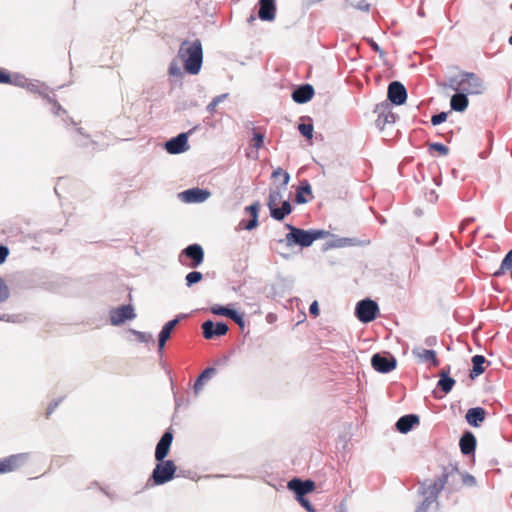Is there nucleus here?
<instances>
[{"mask_svg":"<svg viewBox=\"0 0 512 512\" xmlns=\"http://www.w3.org/2000/svg\"><path fill=\"white\" fill-rule=\"evenodd\" d=\"M292 211V207L289 201H283L281 207L272 208L270 211V215L273 219L277 221L283 220L287 215H289Z\"/></svg>","mask_w":512,"mask_h":512,"instance_id":"obj_26","label":"nucleus"},{"mask_svg":"<svg viewBox=\"0 0 512 512\" xmlns=\"http://www.w3.org/2000/svg\"><path fill=\"white\" fill-rule=\"evenodd\" d=\"M134 333L137 336V339L142 342H153L154 341L153 336L150 333L139 332V331H135Z\"/></svg>","mask_w":512,"mask_h":512,"instance_id":"obj_47","label":"nucleus"},{"mask_svg":"<svg viewBox=\"0 0 512 512\" xmlns=\"http://www.w3.org/2000/svg\"><path fill=\"white\" fill-rule=\"evenodd\" d=\"M169 74L171 76L178 77V78L182 77L183 72L177 62H175V61L171 62L170 66H169Z\"/></svg>","mask_w":512,"mask_h":512,"instance_id":"obj_39","label":"nucleus"},{"mask_svg":"<svg viewBox=\"0 0 512 512\" xmlns=\"http://www.w3.org/2000/svg\"><path fill=\"white\" fill-rule=\"evenodd\" d=\"M175 472L176 466L172 460H162L154 468L152 479L156 485H162L170 481Z\"/></svg>","mask_w":512,"mask_h":512,"instance_id":"obj_5","label":"nucleus"},{"mask_svg":"<svg viewBox=\"0 0 512 512\" xmlns=\"http://www.w3.org/2000/svg\"><path fill=\"white\" fill-rule=\"evenodd\" d=\"M512 269V249L506 254L502 260L500 268L494 273V276L499 277L505 273L506 270Z\"/></svg>","mask_w":512,"mask_h":512,"instance_id":"obj_32","label":"nucleus"},{"mask_svg":"<svg viewBox=\"0 0 512 512\" xmlns=\"http://www.w3.org/2000/svg\"><path fill=\"white\" fill-rule=\"evenodd\" d=\"M486 412L481 407L470 408L466 413V421L474 427H478L485 419Z\"/></svg>","mask_w":512,"mask_h":512,"instance_id":"obj_20","label":"nucleus"},{"mask_svg":"<svg viewBox=\"0 0 512 512\" xmlns=\"http://www.w3.org/2000/svg\"><path fill=\"white\" fill-rule=\"evenodd\" d=\"M486 362V359L482 355H475L472 357V364L473 368L470 371V378L475 379L479 375H481L484 372V363Z\"/></svg>","mask_w":512,"mask_h":512,"instance_id":"obj_28","label":"nucleus"},{"mask_svg":"<svg viewBox=\"0 0 512 512\" xmlns=\"http://www.w3.org/2000/svg\"><path fill=\"white\" fill-rule=\"evenodd\" d=\"M278 176L283 177V188L285 189L289 183L290 175L287 172H285L282 168L279 167L276 170H274L272 173L273 178H276Z\"/></svg>","mask_w":512,"mask_h":512,"instance_id":"obj_38","label":"nucleus"},{"mask_svg":"<svg viewBox=\"0 0 512 512\" xmlns=\"http://www.w3.org/2000/svg\"><path fill=\"white\" fill-rule=\"evenodd\" d=\"M299 132L306 137L307 139L311 140L313 137V125L310 123H301L298 126Z\"/></svg>","mask_w":512,"mask_h":512,"instance_id":"obj_37","label":"nucleus"},{"mask_svg":"<svg viewBox=\"0 0 512 512\" xmlns=\"http://www.w3.org/2000/svg\"><path fill=\"white\" fill-rule=\"evenodd\" d=\"M252 141H253V146L256 149H260L264 142V135L260 132H254Z\"/></svg>","mask_w":512,"mask_h":512,"instance_id":"obj_43","label":"nucleus"},{"mask_svg":"<svg viewBox=\"0 0 512 512\" xmlns=\"http://www.w3.org/2000/svg\"><path fill=\"white\" fill-rule=\"evenodd\" d=\"M377 311L378 305L376 302L365 299L357 303L355 313L361 322L369 323L375 319Z\"/></svg>","mask_w":512,"mask_h":512,"instance_id":"obj_6","label":"nucleus"},{"mask_svg":"<svg viewBox=\"0 0 512 512\" xmlns=\"http://www.w3.org/2000/svg\"><path fill=\"white\" fill-rule=\"evenodd\" d=\"M315 484L311 480L302 481L300 479H292L288 482V488L294 491L297 497H303L305 494L314 490Z\"/></svg>","mask_w":512,"mask_h":512,"instance_id":"obj_14","label":"nucleus"},{"mask_svg":"<svg viewBox=\"0 0 512 512\" xmlns=\"http://www.w3.org/2000/svg\"><path fill=\"white\" fill-rule=\"evenodd\" d=\"M356 8L361 11L368 12L370 10V4L363 0L356 6Z\"/></svg>","mask_w":512,"mask_h":512,"instance_id":"obj_55","label":"nucleus"},{"mask_svg":"<svg viewBox=\"0 0 512 512\" xmlns=\"http://www.w3.org/2000/svg\"><path fill=\"white\" fill-rule=\"evenodd\" d=\"M172 440L173 435L171 432L167 431L162 435L155 450V458L157 461H162L167 456Z\"/></svg>","mask_w":512,"mask_h":512,"instance_id":"obj_16","label":"nucleus"},{"mask_svg":"<svg viewBox=\"0 0 512 512\" xmlns=\"http://www.w3.org/2000/svg\"><path fill=\"white\" fill-rule=\"evenodd\" d=\"M57 405H58V402H54V403L50 404V406L48 407V410H47V414L48 415L51 414L54 411V409L57 407Z\"/></svg>","mask_w":512,"mask_h":512,"instance_id":"obj_57","label":"nucleus"},{"mask_svg":"<svg viewBox=\"0 0 512 512\" xmlns=\"http://www.w3.org/2000/svg\"><path fill=\"white\" fill-rule=\"evenodd\" d=\"M179 196L187 203H201L210 197V192L205 189L192 188L183 191Z\"/></svg>","mask_w":512,"mask_h":512,"instance_id":"obj_13","label":"nucleus"},{"mask_svg":"<svg viewBox=\"0 0 512 512\" xmlns=\"http://www.w3.org/2000/svg\"><path fill=\"white\" fill-rule=\"evenodd\" d=\"M468 477H469L468 482L474 481L473 476H468Z\"/></svg>","mask_w":512,"mask_h":512,"instance_id":"obj_60","label":"nucleus"},{"mask_svg":"<svg viewBox=\"0 0 512 512\" xmlns=\"http://www.w3.org/2000/svg\"><path fill=\"white\" fill-rule=\"evenodd\" d=\"M429 149L430 150H436L438 151L441 155H447L448 152H449V149L447 146H445L444 144H441V143H431L429 145Z\"/></svg>","mask_w":512,"mask_h":512,"instance_id":"obj_41","label":"nucleus"},{"mask_svg":"<svg viewBox=\"0 0 512 512\" xmlns=\"http://www.w3.org/2000/svg\"><path fill=\"white\" fill-rule=\"evenodd\" d=\"M292 211V207L289 201H283L281 207L272 208L270 211V215L273 219L277 221L283 220L287 215H289Z\"/></svg>","mask_w":512,"mask_h":512,"instance_id":"obj_25","label":"nucleus"},{"mask_svg":"<svg viewBox=\"0 0 512 512\" xmlns=\"http://www.w3.org/2000/svg\"><path fill=\"white\" fill-rule=\"evenodd\" d=\"M240 226L246 230H252L258 226V217L254 215L247 223L244 224L243 221L240 222Z\"/></svg>","mask_w":512,"mask_h":512,"instance_id":"obj_45","label":"nucleus"},{"mask_svg":"<svg viewBox=\"0 0 512 512\" xmlns=\"http://www.w3.org/2000/svg\"><path fill=\"white\" fill-rule=\"evenodd\" d=\"M299 502L301 503V505L303 507H305L309 512H315L314 508L312 507V505L310 504V502L305 499L304 497H297Z\"/></svg>","mask_w":512,"mask_h":512,"instance_id":"obj_50","label":"nucleus"},{"mask_svg":"<svg viewBox=\"0 0 512 512\" xmlns=\"http://www.w3.org/2000/svg\"><path fill=\"white\" fill-rule=\"evenodd\" d=\"M371 365L380 373H389L396 368L397 362L391 355L383 356L377 353L372 356Z\"/></svg>","mask_w":512,"mask_h":512,"instance_id":"obj_8","label":"nucleus"},{"mask_svg":"<svg viewBox=\"0 0 512 512\" xmlns=\"http://www.w3.org/2000/svg\"><path fill=\"white\" fill-rule=\"evenodd\" d=\"M259 207H260V204H259L258 202H256V203L251 204L250 206H247V207L245 208V211H247L248 213H250V215H251L252 217H254V215H255L256 217H258Z\"/></svg>","mask_w":512,"mask_h":512,"instance_id":"obj_48","label":"nucleus"},{"mask_svg":"<svg viewBox=\"0 0 512 512\" xmlns=\"http://www.w3.org/2000/svg\"><path fill=\"white\" fill-rule=\"evenodd\" d=\"M24 460L23 455H12L8 458L0 460V473H6L17 468Z\"/></svg>","mask_w":512,"mask_h":512,"instance_id":"obj_22","label":"nucleus"},{"mask_svg":"<svg viewBox=\"0 0 512 512\" xmlns=\"http://www.w3.org/2000/svg\"><path fill=\"white\" fill-rule=\"evenodd\" d=\"M61 110V106H56L55 114H59V111Z\"/></svg>","mask_w":512,"mask_h":512,"instance_id":"obj_58","label":"nucleus"},{"mask_svg":"<svg viewBox=\"0 0 512 512\" xmlns=\"http://www.w3.org/2000/svg\"><path fill=\"white\" fill-rule=\"evenodd\" d=\"M228 97V94H221L213 98V100L207 105L206 109L210 114L215 112L216 107L219 103L223 102Z\"/></svg>","mask_w":512,"mask_h":512,"instance_id":"obj_36","label":"nucleus"},{"mask_svg":"<svg viewBox=\"0 0 512 512\" xmlns=\"http://www.w3.org/2000/svg\"><path fill=\"white\" fill-rule=\"evenodd\" d=\"M281 199H282V192L279 188H277L275 190H271L269 193V198H268V203H267L269 210L271 211L272 208L277 207V205L281 202Z\"/></svg>","mask_w":512,"mask_h":512,"instance_id":"obj_33","label":"nucleus"},{"mask_svg":"<svg viewBox=\"0 0 512 512\" xmlns=\"http://www.w3.org/2000/svg\"><path fill=\"white\" fill-rule=\"evenodd\" d=\"M203 384H204V380L198 377L197 380L194 383V391H195L196 394L199 393V391L202 390Z\"/></svg>","mask_w":512,"mask_h":512,"instance_id":"obj_53","label":"nucleus"},{"mask_svg":"<svg viewBox=\"0 0 512 512\" xmlns=\"http://www.w3.org/2000/svg\"><path fill=\"white\" fill-rule=\"evenodd\" d=\"M388 99L395 105L404 104L407 99L405 86L398 81L391 82L388 86Z\"/></svg>","mask_w":512,"mask_h":512,"instance_id":"obj_9","label":"nucleus"},{"mask_svg":"<svg viewBox=\"0 0 512 512\" xmlns=\"http://www.w3.org/2000/svg\"><path fill=\"white\" fill-rule=\"evenodd\" d=\"M459 445L461 452L464 455H469L475 450L476 438L472 433L467 432L461 437Z\"/></svg>","mask_w":512,"mask_h":512,"instance_id":"obj_24","label":"nucleus"},{"mask_svg":"<svg viewBox=\"0 0 512 512\" xmlns=\"http://www.w3.org/2000/svg\"><path fill=\"white\" fill-rule=\"evenodd\" d=\"M4 319H5V318H4V316H3V317H0V320H4Z\"/></svg>","mask_w":512,"mask_h":512,"instance_id":"obj_62","label":"nucleus"},{"mask_svg":"<svg viewBox=\"0 0 512 512\" xmlns=\"http://www.w3.org/2000/svg\"><path fill=\"white\" fill-rule=\"evenodd\" d=\"M419 423V417L414 414L402 416L396 423V428L401 433H408L414 425Z\"/></svg>","mask_w":512,"mask_h":512,"instance_id":"obj_19","label":"nucleus"},{"mask_svg":"<svg viewBox=\"0 0 512 512\" xmlns=\"http://www.w3.org/2000/svg\"><path fill=\"white\" fill-rule=\"evenodd\" d=\"M276 5L274 0H259L258 16L263 21L275 19Z\"/></svg>","mask_w":512,"mask_h":512,"instance_id":"obj_15","label":"nucleus"},{"mask_svg":"<svg viewBox=\"0 0 512 512\" xmlns=\"http://www.w3.org/2000/svg\"><path fill=\"white\" fill-rule=\"evenodd\" d=\"M17 85H23V81L16 82Z\"/></svg>","mask_w":512,"mask_h":512,"instance_id":"obj_61","label":"nucleus"},{"mask_svg":"<svg viewBox=\"0 0 512 512\" xmlns=\"http://www.w3.org/2000/svg\"><path fill=\"white\" fill-rule=\"evenodd\" d=\"M182 255L191 259V262L187 264L190 268H197L204 260V251L199 244L189 245L182 251L181 256Z\"/></svg>","mask_w":512,"mask_h":512,"instance_id":"obj_10","label":"nucleus"},{"mask_svg":"<svg viewBox=\"0 0 512 512\" xmlns=\"http://www.w3.org/2000/svg\"><path fill=\"white\" fill-rule=\"evenodd\" d=\"M413 353L423 361H431L433 366H438L439 364L434 350L415 349Z\"/></svg>","mask_w":512,"mask_h":512,"instance_id":"obj_29","label":"nucleus"},{"mask_svg":"<svg viewBox=\"0 0 512 512\" xmlns=\"http://www.w3.org/2000/svg\"><path fill=\"white\" fill-rule=\"evenodd\" d=\"M11 78L10 75L5 73L3 70H0V83H10Z\"/></svg>","mask_w":512,"mask_h":512,"instance_id":"obj_54","label":"nucleus"},{"mask_svg":"<svg viewBox=\"0 0 512 512\" xmlns=\"http://www.w3.org/2000/svg\"><path fill=\"white\" fill-rule=\"evenodd\" d=\"M165 148L170 154H179L188 150L187 134L181 133L165 143Z\"/></svg>","mask_w":512,"mask_h":512,"instance_id":"obj_11","label":"nucleus"},{"mask_svg":"<svg viewBox=\"0 0 512 512\" xmlns=\"http://www.w3.org/2000/svg\"><path fill=\"white\" fill-rule=\"evenodd\" d=\"M230 311H231V309L223 307V306H220V305H214V306L211 307V312L213 314H215V315H220V316L228 317Z\"/></svg>","mask_w":512,"mask_h":512,"instance_id":"obj_40","label":"nucleus"},{"mask_svg":"<svg viewBox=\"0 0 512 512\" xmlns=\"http://www.w3.org/2000/svg\"><path fill=\"white\" fill-rule=\"evenodd\" d=\"M449 87L454 91H461L466 95H479L484 92L485 86L480 77L474 73L463 72L450 80Z\"/></svg>","mask_w":512,"mask_h":512,"instance_id":"obj_3","label":"nucleus"},{"mask_svg":"<svg viewBox=\"0 0 512 512\" xmlns=\"http://www.w3.org/2000/svg\"><path fill=\"white\" fill-rule=\"evenodd\" d=\"M456 92L457 93L451 97L450 106L454 111L463 112L469 104L467 95L461 91Z\"/></svg>","mask_w":512,"mask_h":512,"instance_id":"obj_23","label":"nucleus"},{"mask_svg":"<svg viewBox=\"0 0 512 512\" xmlns=\"http://www.w3.org/2000/svg\"><path fill=\"white\" fill-rule=\"evenodd\" d=\"M178 57L184 63L186 72L191 75L198 74L201 69L203 59L201 42L199 40H195L193 42H182L178 51Z\"/></svg>","mask_w":512,"mask_h":512,"instance_id":"obj_2","label":"nucleus"},{"mask_svg":"<svg viewBox=\"0 0 512 512\" xmlns=\"http://www.w3.org/2000/svg\"><path fill=\"white\" fill-rule=\"evenodd\" d=\"M446 119H447V113L441 112V113L433 115L431 117V123L433 125H439V124L443 123L444 121H446Z\"/></svg>","mask_w":512,"mask_h":512,"instance_id":"obj_46","label":"nucleus"},{"mask_svg":"<svg viewBox=\"0 0 512 512\" xmlns=\"http://www.w3.org/2000/svg\"><path fill=\"white\" fill-rule=\"evenodd\" d=\"M313 95H314L313 87L309 84H306V85L300 86L292 93V99L296 103L302 104V103H306L309 100H311Z\"/></svg>","mask_w":512,"mask_h":512,"instance_id":"obj_18","label":"nucleus"},{"mask_svg":"<svg viewBox=\"0 0 512 512\" xmlns=\"http://www.w3.org/2000/svg\"><path fill=\"white\" fill-rule=\"evenodd\" d=\"M458 474V468L455 465L450 464L443 467L441 476L435 479L433 482L423 483L422 495L424 496V500L417 508L416 512H426L433 503H436L438 495L444 489L448 479L450 477L453 478Z\"/></svg>","mask_w":512,"mask_h":512,"instance_id":"obj_1","label":"nucleus"},{"mask_svg":"<svg viewBox=\"0 0 512 512\" xmlns=\"http://www.w3.org/2000/svg\"><path fill=\"white\" fill-rule=\"evenodd\" d=\"M8 253L9 252L7 247L0 246V264H2L6 260Z\"/></svg>","mask_w":512,"mask_h":512,"instance_id":"obj_52","label":"nucleus"},{"mask_svg":"<svg viewBox=\"0 0 512 512\" xmlns=\"http://www.w3.org/2000/svg\"><path fill=\"white\" fill-rule=\"evenodd\" d=\"M450 366L442 368L439 373L437 386L445 393H449L455 385V380L449 376Z\"/></svg>","mask_w":512,"mask_h":512,"instance_id":"obj_17","label":"nucleus"},{"mask_svg":"<svg viewBox=\"0 0 512 512\" xmlns=\"http://www.w3.org/2000/svg\"><path fill=\"white\" fill-rule=\"evenodd\" d=\"M396 120V115L391 111H385L378 115L376 120V126L383 130L387 124H392Z\"/></svg>","mask_w":512,"mask_h":512,"instance_id":"obj_31","label":"nucleus"},{"mask_svg":"<svg viewBox=\"0 0 512 512\" xmlns=\"http://www.w3.org/2000/svg\"><path fill=\"white\" fill-rule=\"evenodd\" d=\"M371 48L375 51V52H378L380 54H383V51L381 50V48L378 46L377 43L375 42H371Z\"/></svg>","mask_w":512,"mask_h":512,"instance_id":"obj_56","label":"nucleus"},{"mask_svg":"<svg viewBox=\"0 0 512 512\" xmlns=\"http://www.w3.org/2000/svg\"><path fill=\"white\" fill-rule=\"evenodd\" d=\"M9 297V289L5 282L0 278V303L7 300Z\"/></svg>","mask_w":512,"mask_h":512,"instance_id":"obj_42","label":"nucleus"},{"mask_svg":"<svg viewBox=\"0 0 512 512\" xmlns=\"http://www.w3.org/2000/svg\"><path fill=\"white\" fill-rule=\"evenodd\" d=\"M305 194H307V195L312 194V189H311V186L308 181L302 182L301 185L298 187L296 196H295V201L298 204H304V203L308 202V200L304 196Z\"/></svg>","mask_w":512,"mask_h":512,"instance_id":"obj_30","label":"nucleus"},{"mask_svg":"<svg viewBox=\"0 0 512 512\" xmlns=\"http://www.w3.org/2000/svg\"><path fill=\"white\" fill-rule=\"evenodd\" d=\"M286 227L290 230V232L286 234L288 246L297 244L301 247H309L314 241L323 239L328 235V232L325 230H303L291 224H286Z\"/></svg>","mask_w":512,"mask_h":512,"instance_id":"obj_4","label":"nucleus"},{"mask_svg":"<svg viewBox=\"0 0 512 512\" xmlns=\"http://www.w3.org/2000/svg\"><path fill=\"white\" fill-rule=\"evenodd\" d=\"M203 278V275L201 272H198V271H193V272H190L186 275V285L188 287L192 286L193 284L195 283H198L202 280Z\"/></svg>","mask_w":512,"mask_h":512,"instance_id":"obj_35","label":"nucleus"},{"mask_svg":"<svg viewBox=\"0 0 512 512\" xmlns=\"http://www.w3.org/2000/svg\"><path fill=\"white\" fill-rule=\"evenodd\" d=\"M357 244L358 241L354 238H338L331 243V247L342 248L347 246H355Z\"/></svg>","mask_w":512,"mask_h":512,"instance_id":"obj_34","label":"nucleus"},{"mask_svg":"<svg viewBox=\"0 0 512 512\" xmlns=\"http://www.w3.org/2000/svg\"><path fill=\"white\" fill-rule=\"evenodd\" d=\"M177 323H178V319H173V320L168 321L163 326V328L159 334V339H158V349H159L160 353L164 349L166 341L170 338L171 332Z\"/></svg>","mask_w":512,"mask_h":512,"instance_id":"obj_21","label":"nucleus"},{"mask_svg":"<svg viewBox=\"0 0 512 512\" xmlns=\"http://www.w3.org/2000/svg\"><path fill=\"white\" fill-rule=\"evenodd\" d=\"M216 372L215 368L213 367H209V368H206L200 375H199V378L205 380V379H208L211 377V375H213L214 373Z\"/></svg>","mask_w":512,"mask_h":512,"instance_id":"obj_49","label":"nucleus"},{"mask_svg":"<svg viewBox=\"0 0 512 512\" xmlns=\"http://www.w3.org/2000/svg\"><path fill=\"white\" fill-rule=\"evenodd\" d=\"M292 211V207L289 201H283L281 207L272 208L270 211V215L273 219L277 221L283 220L287 215H289Z\"/></svg>","mask_w":512,"mask_h":512,"instance_id":"obj_27","label":"nucleus"},{"mask_svg":"<svg viewBox=\"0 0 512 512\" xmlns=\"http://www.w3.org/2000/svg\"><path fill=\"white\" fill-rule=\"evenodd\" d=\"M203 336L206 339H212L216 336H223L228 331V326L223 322H218L214 324L212 321L208 320L202 324Z\"/></svg>","mask_w":512,"mask_h":512,"instance_id":"obj_12","label":"nucleus"},{"mask_svg":"<svg viewBox=\"0 0 512 512\" xmlns=\"http://www.w3.org/2000/svg\"><path fill=\"white\" fill-rule=\"evenodd\" d=\"M136 317L134 307L130 304L112 309L110 311V321L114 326L123 324L127 320H132Z\"/></svg>","mask_w":512,"mask_h":512,"instance_id":"obj_7","label":"nucleus"},{"mask_svg":"<svg viewBox=\"0 0 512 512\" xmlns=\"http://www.w3.org/2000/svg\"><path fill=\"white\" fill-rule=\"evenodd\" d=\"M228 317L235 321L240 327L244 326L243 316L239 314L237 311L231 309Z\"/></svg>","mask_w":512,"mask_h":512,"instance_id":"obj_44","label":"nucleus"},{"mask_svg":"<svg viewBox=\"0 0 512 512\" xmlns=\"http://www.w3.org/2000/svg\"><path fill=\"white\" fill-rule=\"evenodd\" d=\"M309 312L314 317H317L319 315V307L317 301L312 302V304L309 307Z\"/></svg>","mask_w":512,"mask_h":512,"instance_id":"obj_51","label":"nucleus"},{"mask_svg":"<svg viewBox=\"0 0 512 512\" xmlns=\"http://www.w3.org/2000/svg\"><path fill=\"white\" fill-rule=\"evenodd\" d=\"M468 477H469L468 482L474 481L473 476H468Z\"/></svg>","mask_w":512,"mask_h":512,"instance_id":"obj_59","label":"nucleus"}]
</instances>
